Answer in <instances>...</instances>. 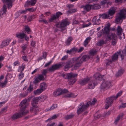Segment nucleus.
<instances>
[{
  "label": "nucleus",
  "mask_w": 126,
  "mask_h": 126,
  "mask_svg": "<svg viewBox=\"0 0 126 126\" xmlns=\"http://www.w3.org/2000/svg\"><path fill=\"white\" fill-rule=\"evenodd\" d=\"M90 58V56L87 55L75 58V59L76 60L75 63L74 65L72 66V70L78 69L83 62L85 61L87 59H88Z\"/></svg>",
  "instance_id": "f257e3e1"
},
{
  "label": "nucleus",
  "mask_w": 126,
  "mask_h": 126,
  "mask_svg": "<svg viewBox=\"0 0 126 126\" xmlns=\"http://www.w3.org/2000/svg\"><path fill=\"white\" fill-rule=\"evenodd\" d=\"M96 101V99H94L92 101V102L90 101H88L85 105H84L83 103H80L77 110V113L79 115L83 111L85 110L90 105L91 106L94 105Z\"/></svg>",
  "instance_id": "f03ea898"
},
{
  "label": "nucleus",
  "mask_w": 126,
  "mask_h": 126,
  "mask_svg": "<svg viewBox=\"0 0 126 126\" xmlns=\"http://www.w3.org/2000/svg\"><path fill=\"white\" fill-rule=\"evenodd\" d=\"M69 23L68 21L67 18L63 19L60 22H57L55 25L56 26L60 28V31L61 32L65 33L66 32V26L69 25Z\"/></svg>",
  "instance_id": "7ed1b4c3"
},
{
  "label": "nucleus",
  "mask_w": 126,
  "mask_h": 126,
  "mask_svg": "<svg viewBox=\"0 0 126 126\" xmlns=\"http://www.w3.org/2000/svg\"><path fill=\"white\" fill-rule=\"evenodd\" d=\"M126 14V10L125 9H123L121 10L116 16L115 20V23L117 24L119 23H121L123 21V19L125 18V15Z\"/></svg>",
  "instance_id": "20e7f679"
},
{
  "label": "nucleus",
  "mask_w": 126,
  "mask_h": 126,
  "mask_svg": "<svg viewBox=\"0 0 126 126\" xmlns=\"http://www.w3.org/2000/svg\"><path fill=\"white\" fill-rule=\"evenodd\" d=\"M119 54L122 60H123L124 58V56L126 55V46L124 50L121 52L119 51V52L115 53L112 56L111 59V60L112 62H115L117 60Z\"/></svg>",
  "instance_id": "39448f33"
},
{
  "label": "nucleus",
  "mask_w": 126,
  "mask_h": 126,
  "mask_svg": "<svg viewBox=\"0 0 126 126\" xmlns=\"http://www.w3.org/2000/svg\"><path fill=\"white\" fill-rule=\"evenodd\" d=\"M78 76L77 74H75L72 73H67L65 75L66 78L68 79V84L69 85H72L75 83L76 81V79L75 78H76Z\"/></svg>",
  "instance_id": "423d86ee"
},
{
  "label": "nucleus",
  "mask_w": 126,
  "mask_h": 126,
  "mask_svg": "<svg viewBox=\"0 0 126 126\" xmlns=\"http://www.w3.org/2000/svg\"><path fill=\"white\" fill-rule=\"evenodd\" d=\"M114 100H115L114 95H113L107 98L105 101V108L107 109L111 105L113 102V101Z\"/></svg>",
  "instance_id": "0eeeda50"
},
{
  "label": "nucleus",
  "mask_w": 126,
  "mask_h": 126,
  "mask_svg": "<svg viewBox=\"0 0 126 126\" xmlns=\"http://www.w3.org/2000/svg\"><path fill=\"white\" fill-rule=\"evenodd\" d=\"M110 24L108 23L107 24V26L104 27L102 30L100 31V32L101 33V34L99 36H101L103 34L106 35H107L109 34H109L110 32Z\"/></svg>",
  "instance_id": "6e6552de"
},
{
  "label": "nucleus",
  "mask_w": 126,
  "mask_h": 126,
  "mask_svg": "<svg viewBox=\"0 0 126 126\" xmlns=\"http://www.w3.org/2000/svg\"><path fill=\"white\" fill-rule=\"evenodd\" d=\"M108 38L109 40L112 39V44L113 45H115L117 42V37L115 33H110L107 35Z\"/></svg>",
  "instance_id": "1a4fd4ad"
},
{
  "label": "nucleus",
  "mask_w": 126,
  "mask_h": 126,
  "mask_svg": "<svg viewBox=\"0 0 126 126\" xmlns=\"http://www.w3.org/2000/svg\"><path fill=\"white\" fill-rule=\"evenodd\" d=\"M111 85L110 81H106L103 82L101 85L100 88L102 90L109 88Z\"/></svg>",
  "instance_id": "9d476101"
},
{
  "label": "nucleus",
  "mask_w": 126,
  "mask_h": 126,
  "mask_svg": "<svg viewBox=\"0 0 126 126\" xmlns=\"http://www.w3.org/2000/svg\"><path fill=\"white\" fill-rule=\"evenodd\" d=\"M63 66V65L62 63L55 64L52 65V66L49 67L48 69V70L49 71L52 72L55 70L59 69L60 68L62 67Z\"/></svg>",
  "instance_id": "9b49d317"
},
{
  "label": "nucleus",
  "mask_w": 126,
  "mask_h": 126,
  "mask_svg": "<svg viewBox=\"0 0 126 126\" xmlns=\"http://www.w3.org/2000/svg\"><path fill=\"white\" fill-rule=\"evenodd\" d=\"M6 3V4L5 5V4H4L3 9H2V10L0 11V18H2L6 14L5 13L6 11V9L7 8V6H6L7 4V5L8 8L7 4H9V2H5L3 3ZM11 7H9V8H8L9 9Z\"/></svg>",
  "instance_id": "f8f14e48"
},
{
  "label": "nucleus",
  "mask_w": 126,
  "mask_h": 126,
  "mask_svg": "<svg viewBox=\"0 0 126 126\" xmlns=\"http://www.w3.org/2000/svg\"><path fill=\"white\" fill-rule=\"evenodd\" d=\"M44 76L41 74L39 75L37 77H35L33 81V83L35 84H36L41 81L45 80Z\"/></svg>",
  "instance_id": "ddd939ff"
},
{
  "label": "nucleus",
  "mask_w": 126,
  "mask_h": 126,
  "mask_svg": "<svg viewBox=\"0 0 126 126\" xmlns=\"http://www.w3.org/2000/svg\"><path fill=\"white\" fill-rule=\"evenodd\" d=\"M25 68L24 65L22 64V65H21L20 67H19L18 70V71L21 72L20 73L19 75V79L20 80L22 79L24 76V74L22 72V71H23Z\"/></svg>",
  "instance_id": "4468645a"
},
{
  "label": "nucleus",
  "mask_w": 126,
  "mask_h": 126,
  "mask_svg": "<svg viewBox=\"0 0 126 126\" xmlns=\"http://www.w3.org/2000/svg\"><path fill=\"white\" fill-rule=\"evenodd\" d=\"M27 99H24L22 100L20 103L19 106L20 107V109L22 108H26L28 106V104L26 103Z\"/></svg>",
  "instance_id": "2eb2a0df"
},
{
  "label": "nucleus",
  "mask_w": 126,
  "mask_h": 126,
  "mask_svg": "<svg viewBox=\"0 0 126 126\" xmlns=\"http://www.w3.org/2000/svg\"><path fill=\"white\" fill-rule=\"evenodd\" d=\"M90 80L89 78H84L83 79H80L79 80V83L81 85H83L86 84Z\"/></svg>",
  "instance_id": "dca6fc26"
},
{
  "label": "nucleus",
  "mask_w": 126,
  "mask_h": 126,
  "mask_svg": "<svg viewBox=\"0 0 126 126\" xmlns=\"http://www.w3.org/2000/svg\"><path fill=\"white\" fill-rule=\"evenodd\" d=\"M4 78V76L3 75H1L0 77V86L1 87H4L6 85V84L7 83V78H5L4 81L3 82H2V80Z\"/></svg>",
  "instance_id": "f3484780"
},
{
  "label": "nucleus",
  "mask_w": 126,
  "mask_h": 126,
  "mask_svg": "<svg viewBox=\"0 0 126 126\" xmlns=\"http://www.w3.org/2000/svg\"><path fill=\"white\" fill-rule=\"evenodd\" d=\"M10 40L9 39H7L3 41L0 46V48H2L8 46L10 42Z\"/></svg>",
  "instance_id": "a211bd4d"
},
{
  "label": "nucleus",
  "mask_w": 126,
  "mask_h": 126,
  "mask_svg": "<svg viewBox=\"0 0 126 126\" xmlns=\"http://www.w3.org/2000/svg\"><path fill=\"white\" fill-rule=\"evenodd\" d=\"M96 17V16H94L92 20V21L93 25H98L100 24L101 23V20L100 18L97 19Z\"/></svg>",
  "instance_id": "6ab92c4d"
},
{
  "label": "nucleus",
  "mask_w": 126,
  "mask_h": 126,
  "mask_svg": "<svg viewBox=\"0 0 126 126\" xmlns=\"http://www.w3.org/2000/svg\"><path fill=\"white\" fill-rule=\"evenodd\" d=\"M116 9L115 7H112L109 10L107 14L110 17V16H112L114 14Z\"/></svg>",
  "instance_id": "aec40b11"
},
{
  "label": "nucleus",
  "mask_w": 126,
  "mask_h": 126,
  "mask_svg": "<svg viewBox=\"0 0 126 126\" xmlns=\"http://www.w3.org/2000/svg\"><path fill=\"white\" fill-rule=\"evenodd\" d=\"M40 98V97H35L33 98L32 99L33 102L31 103L32 106H37L38 104L37 102Z\"/></svg>",
  "instance_id": "412c9836"
},
{
  "label": "nucleus",
  "mask_w": 126,
  "mask_h": 126,
  "mask_svg": "<svg viewBox=\"0 0 126 126\" xmlns=\"http://www.w3.org/2000/svg\"><path fill=\"white\" fill-rule=\"evenodd\" d=\"M84 11H89L91 9H94L93 6L91 5L87 4L82 7Z\"/></svg>",
  "instance_id": "4be33fe9"
},
{
  "label": "nucleus",
  "mask_w": 126,
  "mask_h": 126,
  "mask_svg": "<svg viewBox=\"0 0 126 126\" xmlns=\"http://www.w3.org/2000/svg\"><path fill=\"white\" fill-rule=\"evenodd\" d=\"M26 34L24 33L18 32L16 34V37L19 39H22L24 38Z\"/></svg>",
  "instance_id": "5701e85b"
},
{
  "label": "nucleus",
  "mask_w": 126,
  "mask_h": 126,
  "mask_svg": "<svg viewBox=\"0 0 126 126\" xmlns=\"http://www.w3.org/2000/svg\"><path fill=\"white\" fill-rule=\"evenodd\" d=\"M36 106H32L30 108V111L32 113H35L38 112L39 110L37 107Z\"/></svg>",
  "instance_id": "b1692460"
},
{
  "label": "nucleus",
  "mask_w": 126,
  "mask_h": 126,
  "mask_svg": "<svg viewBox=\"0 0 126 126\" xmlns=\"http://www.w3.org/2000/svg\"><path fill=\"white\" fill-rule=\"evenodd\" d=\"M94 77L96 80H101L102 79H104L103 77L99 73L95 74L94 75Z\"/></svg>",
  "instance_id": "393cba45"
},
{
  "label": "nucleus",
  "mask_w": 126,
  "mask_h": 126,
  "mask_svg": "<svg viewBox=\"0 0 126 126\" xmlns=\"http://www.w3.org/2000/svg\"><path fill=\"white\" fill-rule=\"evenodd\" d=\"M25 108H22L20 109V112H19V114L21 115V117L22 115H24L27 114L28 113V111L27 110L25 109Z\"/></svg>",
  "instance_id": "a878e982"
},
{
  "label": "nucleus",
  "mask_w": 126,
  "mask_h": 126,
  "mask_svg": "<svg viewBox=\"0 0 126 126\" xmlns=\"http://www.w3.org/2000/svg\"><path fill=\"white\" fill-rule=\"evenodd\" d=\"M62 94V89L58 88L56 91L54 92L53 93V95L55 96L60 95Z\"/></svg>",
  "instance_id": "bb28decb"
},
{
  "label": "nucleus",
  "mask_w": 126,
  "mask_h": 126,
  "mask_svg": "<svg viewBox=\"0 0 126 126\" xmlns=\"http://www.w3.org/2000/svg\"><path fill=\"white\" fill-rule=\"evenodd\" d=\"M40 88L43 91L46 89L47 87V84L45 82H43L40 84Z\"/></svg>",
  "instance_id": "cd10ccee"
},
{
  "label": "nucleus",
  "mask_w": 126,
  "mask_h": 126,
  "mask_svg": "<svg viewBox=\"0 0 126 126\" xmlns=\"http://www.w3.org/2000/svg\"><path fill=\"white\" fill-rule=\"evenodd\" d=\"M99 18H102L103 19H106L107 18H108L110 19L112 17L111 16V17H110L109 16L108 14H99Z\"/></svg>",
  "instance_id": "c85d7f7f"
},
{
  "label": "nucleus",
  "mask_w": 126,
  "mask_h": 126,
  "mask_svg": "<svg viewBox=\"0 0 126 126\" xmlns=\"http://www.w3.org/2000/svg\"><path fill=\"white\" fill-rule=\"evenodd\" d=\"M21 117V115L19 113L14 114L11 117V118L13 120H15L18 118Z\"/></svg>",
  "instance_id": "c756f323"
},
{
  "label": "nucleus",
  "mask_w": 126,
  "mask_h": 126,
  "mask_svg": "<svg viewBox=\"0 0 126 126\" xmlns=\"http://www.w3.org/2000/svg\"><path fill=\"white\" fill-rule=\"evenodd\" d=\"M117 32L116 33L118 36H120L122 35L123 32V30L120 26H118L117 29Z\"/></svg>",
  "instance_id": "7c9ffc66"
},
{
  "label": "nucleus",
  "mask_w": 126,
  "mask_h": 126,
  "mask_svg": "<svg viewBox=\"0 0 126 126\" xmlns=\"http://www.w3.org/2000/svg\"><path fill=\"white\" fill-rule=\"evenodd\" d=\"M15 0H2V2L3 3L5 2H9V3L7 4L8 8L9 7L10 8L12 7V4L13 2H14Z\"/></svg>",
  "instance_id": "2f4dec72"
},
{
  "label": "nucleus",
  "mask_w": 126,
  "mask_h": 126,
  "mask_svg": "<svg viewBox=\"0 0 126 126\" xmlns=\"http://www.w3.org/2000/svg\"><path fill=\"white\" fill-rule=\"evenodd\" d=\"M77 95H75L73 93H70L69 94H65L63 97L67 98H75L76 97Z\"/></svg>",
  "instance_id": "473e14b6"
},
{
  "label": "nucleus",
  "mask_w": 126,
  "mask_h": 126,
  "mask_svg": "<svg viewBox=\"0 0 126 126\" xmlns=\"http://www.w3.org/2000/svg\"><path fill=\"white\" fill-rule=\"evenodd\" d=\"M75 58H73L70 60H69L66 62V63L70 65L72 64L75 63Z\"/></svg>",
  "instance_id": "72a5a7b5"
},
{
  "label": "nucleus",
  "mask_w": 126,
  "mask_h": 126,
  "mask_svg": "<svg viewBox=\"0 0 126 126\" xmlns=\"http://www.w3.org/2000/svg\"><path fill=\"white\" fill-rule=\"evenodd\" d=\"M123 115L124 114L123 113H122L120 114L117 117L116 119H115L114 122L115 124H116L117 123L118 121L120 119L122 118Z\"/></svg>",
  "instance_id": "f704fd0d"
},
{
  "label": "nucleus",
  "mask_w": 126,
  "mask_h": 126,
  "mask_svg": "<svg viewBox=\"0 0 126 126\" xmlns=\"http://www.w3.org/2000/svg\"><path fill=\"white\" fill-rule=\"evenodd\" d=\"M43 91L40 88L37 89L36 90L34 91V93L36 95L39 94Z\"/></svg>",
  "instance_id": "c9c22d12"
},
{
  "label": "nucleus",
  "mask_w": 126,
  "mask_h": 126,
  "mask_svg": "<svg viewBox=\"0 0 126 126\" xmlns=\"http://www.w3.org/2000/svg\"><path fill=\"white\" fill-rule=\"evenodd\" d=\"M74 116V114H71L65 115L64 117V118L66 120H68L72 118Z\"/></svg>",
  "instance_id": "e433bc0d"
},
{
  "label": "nucleus",
  "mask_w": 126,
  "mask_h": 126,
  "mask_svg": "<svg viewBox=\"0 0 126 126\" xmlns=\"http://www.w3.org/2000/svg\"><path fill=\"white\" fill-rule=\"evenodd\" d=\"M57 107V104H53L50 108H48L46 110V111H48L52 110Z\"/></svg>",
  "instance_id": "4c0bfd02"
},
{
  "label": "nucleus",
  "mask_w": 126,
  "mask_h": 126,
  "mask_svg": "<svg viewBox=\"0 0 126 126\" xmlns=\"http://www.w3.org/2000/svg\"><path fill=\"white\" fill-rule=\"evenodd\" d=\"M91 39L90 37H87L84 42L83 45L84 46H86L88 45V42L90 41Z\"/></svg>",
  "instance_id": "58836bf2"
},
{
  "label": "nucleus",
  "mask_w": 126,
  "mask_h": 126,
  "mask_svg": "<svg viewBox=\"0 0 126 126\" xmlns=\"http://www.w3.org/2000/svg\"><path fill=\"white\" fill-rule=\"evenodd\" d=\"M124 72L123 70L122 69H120L119 70L118 72L116 74V77H118L120 76L123 74Z\"/></svg>",
  "instance_id": "ea45409f"
},
{
  "label": "nucleus",
  "mask_w": 126,
  "mask_h": 126,
  "mask_svg": "<svg viewBox=\"0 0 126 126\" xmlns=\"http://www.w3.org/2000/svg\"><path fill=\"white\" fill-rule=\"evenodd\" d=\"M57 19L55 14H53V16H51L50 19H49V21L50 22L54 21L55 20Z\"/></svg>",
  "instance_id": "a19ab883"
},
{
  "label": "nucleus",
  "mask_w": 126,
  "mask_h": 126,
  "mask_svg": "<svg viewBox=\"0 0 126 126\" xmlns=\"http://www.w3.org/2000/svg\"><path fill=\"white\" fill-rule=\"evenodd\" d=\"M73 40L72 38L71 37H69L66 40V44L67 46L70 44L71 42Z\"/></svg>",
  "instance_id": "79ce46f5"
},
{
  "label": "nucleus",
  "mask_w": 126,
  "mask_h": 126,
  "mask_svg": "<svg viewBox=\"0 0 126 126\" xmlns=\"http://www.w3.org/2000/svg\"><path fill=\"white\" fill-rule=\"evenodd\" d=\"M95 85L94 82H93L92 83H90L88 84V87L90 89H92L94 88Z\"/></svg>",
  "instance_id": "37998d69"
},
{
  "label": "nucleus",
  "mask_w": 126,
  "mask_h": 126,
  "mask_svg": "<svg viewBox=\"0 0 126 126\" xmlns=\"http://www.w3.org/2000/svg\"><path fill=\"white\" fill-rule=\"evenodd\" d=\"M105 62L106 64V66H107L110 65V64L112 63V61L108 59L105 60Z\"/></svg>",
  "instance_id": "c03bdc74"
},
{
  "label": "nucleus",
  "mask_w": 126,
  "mask_h": 126,
  "mask_svg": "<svg viewBox=\"0 0 126 126\" xmlns=\"http://www.w3.org/2000/svg\"><path fill=\"white\" fill-rule=\"evenodd\" d=\"M47 55V53L46 52H43V55L42 57H40L39 59V60H41L42 59H46Z\"/></svg>",
  "instance_id": "a18cd8bd"
},
{
  "label": "nucleus",
  "mask_w": 126,
  "mask_h": 126,
  "mask_svg": "<svg viewBox=\"0 0 126 126\" xmlns=\"http://www.w3.org/2000/svg\"><path fill=\"white\" fill-rule=\"evenodd\" d=\"M58 115H56V114L52 116V117L50 118H49L48 120H46V122H47L48 121H50L52 119H56L58 117Z\"/></svg>",
  "instance_id": "49530a36"
},
{
  "label": "nucleus",
  "mask_w": 126,
  "mask_h": 126,
  "mask_svg": "<svg viewBox=\"0 0 126 126\" xmlns=\"http://www.w3.org/2000/svg\"><path fill=\"white\" fill-rule=\"evenodd\" d=\"M48 70L47 69H43L42 72L41 74L44 76H45L47 73Z\"/></svg>",
  "instance_id": "de8ad7c7"
},
{
  "label": "nucleus",
  "mask_w": 126,
  "mask_h": 126,
  "mask_svg": "<svg viewBox=\"0 0 126 126\" xmlns=\"http://www.w3.org/2000/svg\"><path fill=\"white\" fill-rule=\"evenodd\" d=\"M77 50V49L75 48H72L70 50H67L66 52V53H69L70 54L72 52H73L74 51H75Z\"/></svg>",
  "instance_id": "09e8293b"
},
{
  "label": "nucleus",
  "mask_w": 126,
  "mask_h": 126,
  "mask_svg": "<svg viewBox=\"0 0 126 126\" xmlns=\"http://www.w3.org/2000/svg\"><path fill=\"white\" fill-rule=\"evenodd\" d=\"M105 44L104 41L103 40H101L99 41L97 44V45L98 46H101Z\"/></svg>",
  "instance_id": "8fccbe9b"
},
{
  "label": "nucleus",
  "mask_w": 126,
  "mask_h": 126,
  "mask_svg": "<svg viewBox=\"0 0 126 126\" xmlns=\"http://www.w3.org/2000/svg\"><path fill=\"white\" fill-rule=\"evenodd\" d=\"M72 65H72L71 66L70 65L67 64V63H66V65H65L64 67V71H66L67 70H68L69 68L71 67H72Z\"/></svg>",
  "instance_id": "3c124183"
},
{
  "label": "nucleus",
  "mask_w": 126,
  "mask_h": 126,
  "mask_svg": "<svg viewBox=\"0 0 126 126\" xmlns=\"http://www.w3.org/2000/svg\"><path fill=\"white\" fill-rule=\"evenodd\" d=\"M25 31L27 32V33L28 34H30V32H31V31L28 26H25Z\"/></svg>",
  "instance_id": "603ef678"
},
{
  "label": "nucleus",
  "mask_w": 126,
  "mask_h": 126,
  "mask_svg": "<svg viewBox=\"0 0 126 126\" xmlns=\"http://www.w3.org/2000/svg\"><path fill=\"white\" fill-rule=\"evenodd\" d=\"M4 59V57L2 56H0V69L3 66V64L1 63V61Z\"/></svg>",
  "instance_id": "864d4df0"
},
{
  "label": "nucleus",
  "mask_w": 126,
  "mask_h": 126,
  "mask_svg": "<svg viewBox=\"0 0 126 126\" xmlns=\"http://www.w3.org/2000/svg\"><path fill=\"white\" fill-rule=\"evenodd\" d=\"M101 115L100 114H98L97 113H95L94 115V118L96 119H97L99 118Z\"/></svg>",
  "instance_id": "5fc2aeb1"
},
{
  "label": "nucleus",
  "mask_w": 126,
  "mask_h": 126,
  "mask_svg": "<svg viewBox=\"0 0 126 126\" xmlns=\"http://www.w3.org/2000/svg\"><path fill=\"white\" fill-rule=\"evenodd\" d=\"M62 15V13L60 12H57L56 13V15L57 17V19H58L59 16Z\"/></svg>",
  "instance_id": "6e6d98bb"
},
{
  "label": "nucleus",
  "mask_w": 126,
  "mask_h": 126,
  "mask_svg": "<svg viewBox=\"0 0 126 126\" xmlns=\"http://www.w3.org/2000/svg\"><path fill=\"white\" fill-rule=\"evenodd\" d=\"M96 53V50H92L90 51V53L91 55H94Z\"/></svg>",
  "instance_id": "4d7b16f0"
},
{
  "label": "nucleus",
  "mask_w": 126,
  "mask_h": 126,
  "mask_svg": "<svg viewBox=\"0 0 126 126\" xmlns=\"http://www.w3.org/2000/svg\"><path fill=\"white\" fill-rule=\"evenodd\" d=\"M29 92H30L31 91H32L33 90V88L32 86L31 85H30L27 90Z\"/></svg>",
  "instance_id": "13d9d810"
},
{
  "label": "nucleus",
  "mask_w": 126,
  "mask_h": 126,
  "mask_svg": "<svg viewBox=\"0 0 126 126\" xmlns=\"http://www.w3.org/2000/svg\"><path fill=\"white\" fill-rule=\"evenodd\" d=\"M122 91H120L119 93H118L117 94L116 97L115 96V100L118 97L120 96L122 94Z\"/></svg>",
  "instance_id": "bf43d9fd"
},
{
  "label": "nucleus",
  "mask_w": 126,
  "mask_h": 126,
  "mask_svg": "<svg viewBox=\"0 0 126 126\" xmlns=\"http://www.w3.org/2000/svg\"><path fill=\"white\" fill-rule=\"evenodd\" d=\"M76 10L75 9H70L68 11V12L70 13H72L76 12Z\"/></svg>",
  "instance_id": "052dcab7"
},
{
  "label": "nucleus",
  "mask_w": 126,
  "mask_h": 126,
  "mask_svg": "<svg viewBox=\"0 0 126 126\" xmlns=\"http://www.w3.org/2000/svg\"><path fill=\"white\" fill-rule=\"evenodd\" d=\"M126 107V103H123L119 107V108H124Z\"/></svg>",
  "instance_id": "680f3d73"
},
{
  "label": "nucleus",
  "mask_w": 126,
  "mask_h": 126,
  "mask_svg": "<svg viewBox=\"0 0 126 126\" xmlns=\"http://www.w3.org/2000/svg\"><path fill=\"white\" fill-rule=\"evenodd\" d=\"M68 56L67 55H65L63 56V58L61 59V61H63L66 60H67L68 58Z\"/></svg>",
  "instance_id": "e2e57ef3"
},
{
  "label": "nucleus",
  "mask_w": 126,
  "mask_h": 126,
  "mask_svg": "<svg viewBox=\"0 0 126 126\" xmlns=\"http://www.w3.org/2000/svg\"><path fill=\"white\" fill-rule=\"evenodd\" d=\"M52 61H50L46 63L44 65V67H47L50 64L52 63Z\"/></svg>",
  "instance_id": "0e129e2a"
},
{
  "label": "nucleus",
  "mask_w": 126,
  "mask_h": 126,
  "mask_svg": "<svg viewBox=\"0 0 126 126\" xmlns=\"http://www.w3.org/2000/svg\"><path fill=\"white\" fill-rule=\"evenodd\" d=\"M31 5L32 6H34L36 3V0H31Z\"/></svg>",
  "instance_id": "69168bd1"
},
{
  "label": "nucleus",
  "mask_w": 126,
  "mask_h": 126,
  "mask_svg": "<svg viewBox=\"0 0 126 126\" xmlns=\"http://www.w3.org/2000/svg\"><path fill=\"white\" fill-rule=\"evenodd\" d=\"M73 24H79V22L74 19L73 20Z\"/></svg>",
  "instance_id": "338daca9"
},
{
  "label": "nucleus",
  "mask_w": 126,
  "mask_h": 126,
  "mask_svg": "<svg viewBox=\"0 0 126 126\" xmlns=\"http://www.w3.org/2000/svg\"><path fill=\"white\" fill-rule=\"evenodd\" d=\"M30 4H31V1H27L25 4V6H28Z\"/></svg>",
  "instance_id": "774afa93"
}]
</instances>
